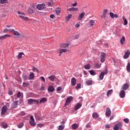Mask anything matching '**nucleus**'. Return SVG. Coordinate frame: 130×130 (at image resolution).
Here are the masks:
<instances>
[{"label":"nucleus","mask_w":130,"mask_h":130,"mask_svg":"<svg viewBox=\"0 0 130 130\" xmlns=\"http://www.w3.org/2000/svg\"><path fill=\"white\" fill-rule=\"evenodd\" d=\"M9 0H0V4L4 5V4H8Z\"/></svg>","instance_id":"32"},{"label":"nucleus","mask_w":130,"mask_h":130,"mask_svg":"<svg viewBox=\"0 0 130 130\" xmlns=\"http://www.w3.org/2000/svg\"><path fill=\"white\" fill-rule=\"evenodd\" d=\"M124 42H125V37L123 36L120 40V43L121 45H123Z\"/></svg>","instance_id":"21"},{"label":"nucleus","mask_w":130,"mask_h":130,"mask_svg":"<svg viewBox=\"0 0 130 130\" xmlns=\"http://www.w3.org/2000/svg\"><path fill=\"white\" fill-rule=\"evenodd\" d=\"M76 84H77V80L75 77H73L71 79V85L72 86H76Z\"/></svg>","instance_id":"13"},{"label":"nucleus","mask_w":130,"mask_h":130,"mask_svg":"<svg viewBox=\"0 0 130 130\" xmlns=\"http://www.w3.org/2000/svg\"><path fill=\"white\" fill-rule=\"evenodd\" d=\"M112 93H113V90L110 89V90H108L107 93V97H109V96H110V95H111Z\"/></svg>","instance_id":"33"},{"label":"nucleus","mask_w":130,"mask_h":130,"mask_svg":"<svg viewBox=\"0 0 130 130\" xmlns=\"http://www.w3.org/2000/svg\"><path fill=\"white\" fill-rule=\"evenodd\" d=\"M8 93H9V95H12V94H13V91L10 90V91L8 92Z\"/></svg>","instance_id":"64"},{"label":"nucleus","mask_w":130,"mask_h":130,"mask_svg":"<svg viewBox=\"0 0 130 130\" xmlns=\"http://www.w3.org/2000/svg\"><path fill=\"white\" fill-rule=\"evenodd\" d=\"M61 90H62V88L60 86H59L57 87L56 91L57 92H59V91H61Z\"/></svg>","instance_id":"48"},{"label":"nucleus","mask_w":130,"mask_h":130,"mask_svg":"<svg viewBox=\"0 0 130 130\" xmlns=\"http://www.w3.org/2000/svg\"><path fill=\"white\" fill-rule=\"evenodd\" d=\"M63 128H64V125H60L58 126V130H63Z\"/></svg>","instance_id":"36"},{"label":"nucleus","mask_w":130,"mask_h":130,"mask_svg":"<svg viewBox=\"0 0 130 130\" xmlns=\"http://www.w3.org/2000/svg\"><path fill=\"white\" fill-rule=\"evenodd\" d=\"M21 97V92L19 91L17 93V98H20Z\"/></svg>","instance_id":"56"},{"label":"nucleus","mask_w":130,"mask_h":130,"mask_svg":"<svg viewBox=\"0 0 130 130\" xmlns=\"http://www.w3.org/2000/svg\"><path fill=\"white\" fill-rule=\"evenodd\" d=\"M60 12H61V10L60 9V8H56V13L57 15L60 14Z\"/></svg>","instance_id":"38"},{"label":"nucleus","mask_w":130,"mask_h":130,"mask_svg":"<svg viewBox=\"0 0 130 130\" xmlns=\"http://www.w3.org/2000/svg\"><path fill=\"white\" fill-rule=\"evenodd\" d=\"M84 69H85V70H90V69H91V66L90 64H87L84 66Z\"/></svg>","instance_id":"35"},{"label":"nucleus","mask_w":130,"mask_h":130,"mask_svg":"<svg viewBox=\"0 0 130 130\" xmlns=\"http://www.w3.org/2000/svg\"><path fill=\"white\" fill-rule=\"evenodd\" d=\"M9 32H11V33H13V34H14L15 36H17V37L21 36V34H20L19 31L15 30L14 29H9Z\"/></svg>","instance_id":"5"},{"label":"nucleus","mask_w":130,"mask_h":130,"mask_svg":"<svg viewBox=\"0 0 130 130\" xmlns=\"http://www.w3.org/2000/svg\"><path fill=\"white\" fill-rule=\"evenodd\" d=\"M94 24H95V21L94 20H91L89 21V26H90V27H93V26H94Z\"/></svg>","instance_id":"30"},{"label":"nucleus","mask_w":130,"mask_h":130,"mask_svg":"<svg viewBox=\"0 0 130 130\" xmlns=\"http://www.w3.org/2000/svg\"><path fill=\"white\" fill-rule=\"evenodd\" d=\"M48 92H53V91H54V87H53V86H49L48 88Z\"/></svg>","instance_id":"24"},{"label":"nucleus","mask_w":130,"mask_h":130,"mask_svg":"<svg viewBox=\"0 0 130 130\" xmlns=\"http://www.w3.org/2000/svg\"><path fill=\"white\" fill-rule=\"evenodd\" d=\"M24 126V123L21 122L18 125V128H22Z\"/></svg>","instance_id":"40"},{"label":"nucleus","mask_w":130,"mask_h":130,"mask_svg":"<svg viewBox=\"0 0 130 130\" xmlns=\"http://www.w3.org/2000/svg\"><path fill=\"white\" fill-rule=\"evenodd\" d=\"M76 89L78 90V89H80L81 88V84H78L75 87Z\"/></svg>","instance_id":"49"},{"label":"nucleus","mask_w":130,"mask_h":130,"mask_svg":"<svg viewBox=\"0 0 130 130\" xmlns=\"http://www.w3.org/2000/svg\"><path fill=\"white\" fill-rule=\"evenodd\" d=\"M108 12V10L107 9H104L103 11V15L101 16V18L102 19H105Z\"/></svg>","instance_id":"10"},{"label":"nucleus","mask_w":130,"mask_h":130,"mask_svg":"<svg viewBox=\"0 0 130 130\" xmlns=\"http://www.w3.org/2000/svg\"><path fill=\"white\" fill-rule=\"evenodd\" d=\"M23 80H24V81H26V80H27V79H28V77H27L26 75H24L23 76Z\"/></svg>","instance_id":"55"},{"label":"nucleus","mask_w":130,"mask_h":130,"mask_svg":"<svg viewBox=\"0 0 130 130\" xmlns=\"http://www.w3.org/2000/svg\"><path fill=\"white\" fill-rule=\"evenodd\" d=\"M32 71L33 72H36V73H39V70H38V69L36 67L32 68Z\"/></svg>","instance_id":"43"},{"label":"nucleus","mask_w":130,"mask_h":130,"mask_svg":"<svg viewBox=\"0 0 130 130\" xmlns=\"http://www.w3.org/2000/svg\"><path fill=\"white\" fill-rule=\"evenodd\" d=\"M123 121L125 123H127L128 122H129V120L128 118H125L123 119Z\"/></svg>","instance_id":"47"},{"label":"nucleus","mask_w":130,"mask_h":130,"mask_svg":"<svg viewBox=\"0 0 130 130\" xmlns=\"http://www.w3.org/2000/svg\"><path fill=\"white\" fill-rule=\"evenodd\" d=\"M130 55V52L129 51L127 50L126 52H125L124 55H123V58L124 59H126L129 57Z\"/></svg>","instance_id":"12"},{"label":"nucleus","mask_w":130,"mask_h":130,"mask_svg":"<svg viewBox=\"0 0 130 130\" xmlns=\"http://www.w3.org/2000/svg\"><path fill=\"white\" fill-rule=\"evenodd\" d=\"M84 16H85V13L82 12L79 15L77 20H78V21H81V20L83 19V17Z\"/></svg>","instance_id":"16"},{"label":"nucleus","mask_w":130,"mask_h":130,"mask_svg":"<svg viewBox=\"0 0 130 130\" xmlns=\"http://www.w3.org/2000/svg\"><path fill=\"white\" fill-rule=\"evenodd\" d=\"M77 5H78V3L77 2H75L74 4H72L73 7H77Z\"/></svg>","instance_id":"59"},{"label":"nucleus","mask_w":130,"mask_h":130,"mask_svg":"<svg viewBox=\"0 0 130 130\" xmlns=\"http://www.w3.org/2000/svg\"><path fill=\"white\" fill-rule=\"evenodd\" d=\"M9 31H10V29L5 28L4 29L3 32H4V33H7V32H9Z\"/></svg>","instance_id":"52"},{"label":"nucleus","mask_w":130,"mask_h":130,"mask_svg":"<svg viewBox=\"0 0 130 130\" xmlns=\"http://www.w3.org/2000/svg\"><path fill=\"white\" fill-rule=\"evenodd\" d=\"M80 107H82V104H77L76 105H75L74 107V110H78V109H80Z\"/></svg>","instance_id":"22"},{"label":"nucleus","mask_w":130,"mask_h":130,"mask_svg":"<svg viewBox=\"0 0 130 130\" xmlns=\"http://www.w3.org/2000/svg\"><path fill=\"white\" fill-rule=\"evenodd\" d=\"M126 70L127 72H130V63H128L126 66Z\"/></svg>","instance_id":"42"},{"label":"nucleus","mask_w":130,"mask_h":130,"mask_svg":"<svg viewBox=\"0 0 130 130\" xmlns=\"http://www.w3.org/2000/svg\"><path fill=\"white\" fill-rule=\"evenodd\" d=\"M8 37H12L10 35H5L4 36H0V40H3L8 38Z\"/></svg>","instance_id":"19"},{"label":"nucleus","mask_w":130,"mask_h":130,"mask_svg":"<svg viewBox=\"0 0 130 130\" xmlns=\"http://www.w3.org/2000/svg\"><path fill=\"white\" fill-rule=\"evenodd\" d=\"M89 73L91 76H94V75H96V73L94 72V70H90L89 71Z\"/></svg>","instance_id":"39"},{"label":"nucleus","mask_w":130,"mask_h":130,"mask_svg":"<svg viewBox=\"0 0 130 130\" xmlns=\"http://www.w3.org/2000/svg\"><path fill=\"white\" fill-rule=\"evenodd\" d=\"M28 12L29 14H33V9H32V8H29L28 9Z\"/></svg>","instance_id":"46"},{"label":"nucleus","mask_w":130,"mask_h":130,"mask_svg":"<svg viewBox=\"0 0 130 130\" xmlns=\"http://www.w3.org/2000/svg\"><path fill=\"white\" fill-rule=\"evenodd\" d=\"M121 126H122V124H121V122H119L116 124L115 125V126L113 127L114 130H118L119 128H121Z\"/></svg>","instance_id":"7"},{"label":"nucleus","mask_w":130,"mask_h":130,"mask_svg":"<svg viewBox=\"0 0 130 130\" xmlns=\"http://www.w3.org/2000/svg\"><path fill=\"white\" fill-rule=\"evenodd\" d=\"M36 8L39 11H42L44 10V9L46 8V6H45V4L42 3L41 4H38L36 6Z\"/></svg>","instance_id":"3"},{"label":"nucleus","mask_w":130,"mask_h":130,"mask_svg":"<svg viewBox=\"0 0 130 130\" xmlns=\"http://www.w3.org/2000/svg\"><path fill=\"white\" fill-rule=\"evenodd\" d=\"M72 17H73V15L69 14L68 16L65 18V21L66 22H69L70 20L71 19Z\"/></svg>","instance_id":"25"},{"label":"nucleus","mask_w":130,"mask_h":130,"mask_svg":"<svg viewBox=\"0 0 130 130\" xmlns=\"http://www.w3.org/2000/svg\"><path fill=\"white\" fill-rule=\"evenodd\" d=\"M35 77V75L33 73H31L29 76V80H33Z\"/></svg>","instance_id":"28"},{"label":"nucleus","mask_w":130,"mask_h":130,"mask_svg":"<svg viewBox=\"0 0 130 130\" xmlns=\"http://www.w3.org/2000/svg\"><path fill=\"white\" fill-rule=\"evenodd\" d=\"M101 62H104L105 61V58H101Z\"/></svg>","instance_id":"57"},{"label":"nucleus","mask_w":130,"mask_h":130,"mask_svg":"<svg viewBox=\"0 0 130 130\" xmlns=\"http://www.w3.org/2000/svg\"><path fill=\"white\" fill-rule=\"evenodd\" d=\"M72 129H77L78 127H79V126L78 125V124L77 123H74L72 124Z\"/></svg>","instance_id":"27"},{"label":"nucleus","mask_w":130,"mask_h":130,"mask_svg":"<svg viewBox=\"0 0 130 130\" xmlns=\"http://www.w3.org/2000/svg\"><path fill=\"white\" fill-rule=\"evenodd\" d=\"M107 74V71H106L105 72H102L100 75V80H101V81H102V80H103L104 78V76Z\"/></svg>","instance_id":"18"},{"label":"nucleus","mask_w":130,"mask_h":130,"mask_svg":"<svg viewBox=\"0 0 130 130\" xmlns=\"http://www.w3.org/2000/svg\"><path fill=\"white\" fill-rule=\"evenodd\" d=\"M106 57V54L105 53L103 52L101 53V57L105 58Z\"/></svg>","instance_id":"44"},{"label":"nucleus","mask_w":130,"mask_h":130,"mask_svg":"<svg viewBox=\"0 0 130 130\" xmlns=\"http://www.w3.org/2000/svg\"><path fill=\"white\" fill-rule=\"evenodd\" d=\"M105 127L106 128H109L110 127V126L109 125V124H106L105 125Z\"/></svg>","instance_id":"62"},{"label":"nucleus","mask_w":130,"mask_h":130,"mask_svg":"<svg viewBox=\"0 0 130 130\" xmlns=\"http://www.w3.org/2000/svg\"><path fill=\"white\" fill-rule=\"evenodd\" d=\"M73 99L74 98H73V96H69V98H68L66 101L64 106H68V105H69V104L71 103V101H73Z\"/></svg>","instance_id":"9"},{"label":"nucleus","mask_w":130,"mask_h":130,"mask_svg":"<svg viewBox=\"0 0 130 130\" xmlns=\"http://www.w3.org/2000/svg\"><path fill=\"white\" fill-rule=\"evenodd\" d=\"M92 83L93 82L92 81V80H87L85 82V83L86 85H87V86H91Z\"/></svg>","instance_id":"31"},{"label":"nucleus","mask_w":130,"mask_h":130,"mask_svg":"<svg viewBox=\"0 0 130 130\" xmlns=\"http://www.w3.org/2000/svg\"><path fill=\"white\" fill-rule=\"evenodd\" d=\"M8 110V107L7 106H4L1 109V115H5L6 113H7V111Z\"/></svg>","instance_id":"6"},{"label":"nucleus","mask_w":130,"mask_h":130,"mask_svg":"<svg viewBox=\"0 0 130 130\" xmlns=\"http://www.w3.org/2000/svg\"><path fill=\"white\" fill-rule=\"evenodd\" d=\"M27 102L29 105H31V104H37V105H38L39 104V102L38 101L32 99H28Z\"/></svg>","instance_id":"2"},{"label":"nucleus","mask_w":130,"mask_h":130,"mask_svg":"<svg viewBox=\"0 0 130 130\" xmlns=\"http://www.w3.org/2000/svg\"><path fill=\"white\" fill-rule=\"evenodd\" d=\"M40 79H41V80L42 81H43V82H45V78L44 77L41 76V77H40Z\"/></svg>","instance_id":"51"},{"label":"nucleus","mask_w":130,"mask_h":130,"mask_svg":"<svg viewBox=\"0 0 130 130\" xmlns=\"http://www.w3.org/2000/svg\"><path fill=\"white\" fill-rule=\"evenodd\" d=\"M86 128H90V127H91L90 124H89V123L87 124L86 125Z\"/></svg>","instance_id":"58"},{"label":"nucleus","mask_w":130,"mask_h":130,"mask_svg":"<svg viewBox=\"0 0 130 130\" xmlns=\"http://www.w3.org/2000/svg\"><path fill=\"white\" fill-rule=\"evenodd\" d=\"M75 27H76V28H79V27H80V24L77 23V24L75 25Z\"/></svg>","instance_id":"63"},{"label":"nucleus","mask_w":130,"mask_h":130,"mask_svg":"<svg viewBox=\"0 0 130 130\" xmlns=\"http://www.w3.org/2000/svg\"><path fill=\"white\" fill-rule=\"evenodd\" d=\"M49 80L51 81V82H54L55 79V76L54 75H52L49 77Z\"/></svg>","instance_id":"29"},{"label":"nucleus","mask_w":130,"mask_h":130,"mask_svg":"<svg viewBox=\"0 0 130 130\" xmlns=\"http://www.w3.org/2000/svg\"><path fill=\"white\" fill-rule=\"evenodd\" d=\"M109 15H110V18H111L112 19H114V18H118V15H117V14H114L112 12H110Z\"/></svg>","instance_id":"17"},{"label":"nucleus","mask_w":130,"mask_h":130,"mask_svg":"<svg viewBox=\"0 0 130 130\" xmlns=\"http://www.w3.org/2000/svg\"><path fill=\"white\" fill-rule=\"evenodd\" d=\"M47 99H46V98H43L42 99L40 100V102H39V103L41 104V103H45V102H47Z\"/></svg>","instance_id":"23"},{"label":"nucleus","mask_w":130,"mask_h":130,"mask_svg":"<svg viewBox=\"0 0 130 130\" xmlns=\"http://www.w3.org/2000/svg\"><path fill=\"white\" fill-rule=\"evenodd\" d=\"M122 19L124 21V25H127V20H126V19H125V17H124V16H123Z\"/></svg>","instance_id":"37"},{"label":"nucleus","mask_w":130,"mask_h":130,"mask_svg":"<svg viewBox=\"0 0 130 130\" xmlns=\"http://www.w3.org/2000/svg\"><path fill=\"white\" fill-rule=\"evenodd\" d=\"M23 86L24 87H28V86H29V84L24 82V83H23Z\"/></svg>","instance_id":"54"},{"label":"nucleus","mask_w":130,"mask_h":130,"mask_svg":"<svg viewBox=\"0 0 130 130\" xmlns=\"http://www.w3.org/2000/svg\"><path fill=\"white\" fill-rule=\"evenodd\" d=\"M38 126L39 127H43V126H44V125H43L42 123H40L38 124Z\"/></svg>","instance_id":"53"},{"label":"nucleus","mask_w":130,"mask_h":130,"mask_svg":"<svg viewBox=\"0 0 130 130\" xmlns=\"http://www.w3.org/2000/svg\"><path fill=\"white\" fill-rule=\"evenodd\" d=\"M54 17H55V16H54V15L53 14H51L50 16V18L51 19H54Z\"/></svg>","instance_id":"60"},{"label":"nucleus","mask_w":130,"mask_h":130,"mask_svg":"<svg viewBox=\"0 0 130 130\" xmlns=\"http://www.w3.org/2000/svg\"><path fill=\"white\" fill-rule=\"evenodd\" d=\"M96 67L98 69L101 68V63H97V64H96Z\"/></svg>","instance_id":"50"},{"label":"nucleus","mask_w":130,"mask_h":130,"mask_svg":"<svg viewBox=\"0 0 130 130\" xmlns=\"http://www.w3.org/2000/svg\"><path fill=\"white\" fill-rule=\"evenodd\" d=\"M2 125L4 128H7L8 127V124L6 123H2Z\"/></svg>","instance_id":"45"},{"label":"nucleus","mask_w":130,"mask_h":130,"mask_svg":"<svg viewBox=\"0 0 130 130\" xmlns=\"http://www.w3.org/2000/svg\"><path fill=\"white\" fill-rule=\"evenodd\" d=\"M99 117V115H98V113H94L92 114V117H93V118H98Z\"/></svg>","instance_id":"34"},{"label":"nucleus","mask_w":130,"mask_h":130,"mask_svg":"<svg viewBox=\"0 0 130 130\" xmlns=\"http://www.w3.org/2000/svg\"><path fill=\"white\" fill-rule=\"evenodd\" d=\"M68 11H69L70 12H78V11H79V8L72 7L71 8L68 9Z\"/></svg>","instance_id":"20"},{"label":"nucleus","mask_w":130,"mask_h":130,"mask_svg":"<svg viewBox=\"0 0 130 130\" xmlns=\"http://www.w3.org/2000/svg\"><path fill=\"white\" fill-rule=\"evenodd\" d=\"M23 54H24V53L23 52L19 53L17 55L18 58H22V55H23Z\"/></svg>","instance_id":"41"},{"label":"nucleus","mask_w":130,"mask_h":130,"mask_svg":"<svg viewBox=\"0 0 130 130\" xmlns=\"http://www.w3.org/2000/svg\"><path fill=\"white\" fill-rule=\"evenodd\" d=\"M119 96L120 98H124L125 97V91L124 90H121L119 92Z\"/></svg>","instance_id":"14"},{"label":"nucleus","mask_w":130,"mask_h":130,"mask_svg":"<svg viewBox=\"0 0 130 130\" xmlns=\"http://www.w3.org/2000/svg\"><path fill=\"white\" fill-rule=\"evenodd\" d=\"M25 114H26V113L25 112L22 111L20 113L21 115H25Z\"/></svg>","instance_id":"61"},{"label":"nucleus","mask_w":130,"mask_h":130,"mask_svg":"<svg viewBox=\"0 0 130 130\" xmlns=\"http://www.w3.org/2000/svg\"><path fill=\"white\" fill-rule=\"evenodd\" d=\"M58 52L59 53V56H60L63 53L70 52V50L66 48H59L58 49Z\"/></svg>","instance_id":"4"},{"label":"nucleus","mask_w":130,"mask_h":130,"mask_svg":"<svg viewBox=\"0 0 130 130\" xmlns=\"http://www.w3.org/2000/svg\"><path fill=\"white\" fill-rule=\"evenodd\" d=\"M111 115V110L110 108H107L106 111V116H110Z\"/></svg>","instance_id":"15"},{"label":"nucleus","mask_w":130,"mask_h":130,"mask_svg":"<svg viewBox=\"0 0 130 130\" xmlns=\"http://www.w3.org/2000/svg\"><path fill=\"white\" fill-rule=\"evenodd\" d=\"M122 90H127V89H128V85L127 84H124V85H123L122 87Z\"/></svg>","instance_id":"26"},{"label":"nucleus","mask_w":130,"mask_h":130,"mask_svg":"<svg viewBox=\"0 0 130 130\" xmlns=\"http://www.w3.org/2000/svg\"><path fill=\"white\" fill-rule=\"evenodd\" d=\"M17 13L18 14V17L23 20V21H27L29 20V18L26 17V14L23 12H21L20 11H17Z\"/></svg>","instance_id":"1"},{"label":"nucleus","mask_w":130,"mask_h":130,"mask_svg":"<svg viewBox=\"0 0 130 130\" xmlns=\"http://www.w3.org/2000/svg\"><path fill=\"white\" fill-rule=\"evenodd\" d=\"M70 46V43H61L59 44V47L60 48H67Z\"/></svg>","instance_id":"8"},{"label":"nucleus","mask_w":130,"mask_h":130,"mask_svg":"<svg viewBox=\"0 0 130 130\" xmlns=\"http://www.w3.org/2000/svg\"><path fill=\"white\" fill-rule=\"evenodd\" d=\"M29 123L31 126H35V125H36V123L34 120V118L32 116H30V120L29 121Z\"/></svg>","instance_id":"11"}]
</instances>
